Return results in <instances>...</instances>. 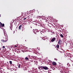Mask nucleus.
<instances>
[{"label": "nucleus", "instance_id": "obj_17", "mask_svg": "<svg viewBox=\"0 0 73 73\" xmlns=\"http://www.w3.org/2000/svg\"><path fill=\"white\" fill-rule=\"evenodd\" d=\"M34 33H35V35H37V33H36V32H35Z\"/></svg>", "mask_w": 73, "mask_h": 73}, {"label": "nucleus", "instance_id": "obj_16", "mask_svg": "<svg viewBox=\"0 0 73 73\" xmlns=\"http://www.w3.org/2000/svg\"><path fill=\"white\" fill-rule=\"evenodd\" d=\"M54 60H56V61H57V59L56 58H55Z\"/></svg>", "mask_w": 73, "mask_h": 73}, {"label": "nucleus", "instance_id": "obj_7", "mask_svg": "<svg viewBox=\"0 0 73 73\" xmlns=\"http://www.w3.org/2000/svg\"><path fill=\"white\" fill-rule=\"evenodd\" d=\"M0 26L3 27H4V24H2V23H1L0 22Z\"/></svg>", "mask_w": 73, "mask_h": 73}, {"label": "nucleus", "instance_id": "obj_9", "mask_svg": "<svg viewBox=\"0 0 73 73\" xmlns=\"http://www.w3.org/2000/svg\"><path fill=\"white\" fill-rule=\"evenodd\" d=\"M52 65H57V63L55 62H53L52 63Z\"/></svg>", "mask_w": 73, "mask_h": 73}, {"label": "nucleus", "instance_id": "obj_25", "mask_svg": "<svg viewBox=\"0 0 73 73\" xmlns=\"http://www.w3.org/2000/svg\"><path fill=\"white\" fill-rule=\"evenodd\" d=\"M25 41H27V40H25Z\"/></svg>", "mask_w": 73, "mask_h": 73}, {"label": "nucleus", "instance_id": "obj_19", "mask_svg": "<svg viewBox=\"0 0 73 73\" xmlns=\"http://www.w3.org/2000/svg\"><path fill=\"white\" fill-rule=\"evenodd\" d=\"M26 19H27V18H25L23 19V20H26Z\"/></svg>", "mask_w": 73, "mask_h": 73}, {"label": "nucleus", "instance_id": "obj_4", "mask_svg": "<svg viewBox=\"0 0 73 73\" xmlns=\"http://www.w3.org/2000/svg\"><path fill=\"white\" fill-rule=\"evenodd\" d=\"M56 38L54 37V38H53L51 40V42H54L55 40H56Z\"/></svg>", "mask_w": 73, "mask_h": 73}, {"label": "nucleus", "instance_id": "obj_21", "mask_svg": "<svg viewBox=\"0 0 73 73\" xmlns=\"http://www.w3.org/2000/svg\"><path fill=\"white\" fill-rule=\"evenodd\" d=\"M23 24H25V25H26V24H27L26 23H24Z\"/></svg>", "mask_w": 73, "mask_h": 73}, {"label": "nucleus", "instance_id": "obj_11", "mask_svg": "<svg viewBox=\"0 0 73 73\" xmlns=\"http://www.w3.org/2000/svg\"><path fill=\"white\" fill-rule=\"evenodd\" d=\"M21 27H22V25H21L20 26H19V29L20 30H21Z\"/></svg>", "mask_w": 73, "mask_h": 73}, {"label": "nucleus", "instance_id": "obj_6", "mask_svg": "<svg viewBox=\"0 0 73 73\" xmlns=\"http://www.w3.org/2000/svg\"><path fill=\"white\" fill-rule=\"evenodd\" d=\"M25 58V60H27V61H28V60H29V59H30V58H31V57H30V56H29V58L26 57Z\"/></svg>", "mask_w": 73, "mask_h": 73}, {"label": "nucleus", "instance_id": "obj_18", "mask_svg": "<svg viewBox=\"0 0 73 73\" xmlns=\"http://www.w3.org/2000/svg\"><path fill=\"white\" fill-rule=\"evenodd\" d=\"M3 49H5V46H3Z\"/></svg>", "mask_w": 73, "mask_h": 73}, {"label": "nucleus", "instance_id": "obj_13", "mask_svg": "<svg viewBox=\"0 0 73 73\" xmlns=\"http://www.w3.org/2000/svg\"><path fill=\"white\" fill-rule=\"evenodd\" d=\"M18 68H20L21 66V64H18Z\"/></svg>", "mask_w": 73, "mask_h": 73}, {"label": "nucleus", "instance_id": "obj_15", "mask_svg": "<svg viewBox=\"0 0 73 73\" xmlns=\"http://www.w3.org/2000/svg\"><path fill=\"white\" fill-rule=\"evenodd\" d=\"M60 37H62V38L64 37V36H63V35H62L61 34H60Z\"/></svg>", "mask_w": 73, "mask_h": 73}, {"label": "nucleus", "instance_id": "obj_2", "mask_svg": "<svg viewBox=\"0 0 73 73\" xmlns=\"http://www.w3.org/2000/svg\"><path fill=\"white\" fill-rule=\"evenodd\" d=\"M5 40H1V41L2 42H7V39L6 38Z\"/></svg>", "mask_w": 73, "mask_h": 73}, {"label": "nucleus", "instance_id": "obj_8", "mask_svg": "<svg viewBox=\"0 0 73 73\" xmlns=\"http://www.w3.org/2000/svg\"><path fill=\"white\" fill-rule=\"evenodd\" d=\"M61 42H62V41L61 40V39H59V42H58V44H60L61 43Z\"/></svg>", "mask_w": 73, "mask_h": 73}, {"label": "nucleus", "instance_id": "obj_10", "mask_svg": "<svg viewBox=\"0 0 73 73\" xmlns=\"http://www.w3.org/2000/svg\"><path fill=\"white\" fill-rule=\"evenodd\" d=\"M39 70L42 69L43 70V66H40L39 67Z\"/></svg>", "mask_w": 73, "mask_h": 73}, {"label": "nucleus", "instance_id": "obj_20", "mask_svg": "<svg viewBox=\"0 0 73 73\" xmlns=\"http://www.w3.org/2000/svg\"><path fill=\"white\" fill-rule=\"evenodd\" d=\"M15 47H17V46H16V45H15Z\"/></svg>", "mask_w": 73, "mask_h": 73}, {"label": "nucleus", "instance_id": "obj_24", "mask_svg": "<svg viewBox=\"0 0 73 73\" xmlns=\"http://www.w3.org/2000/svg\"><path fill=\"white\" fill-rule=\"evenodd\" d=\"M0 17H1V15H0Z\"/></svg>", "mask_w": 73, "mask_h": 73}, {"label": "nucleus", "instance_id": "obj_5", "mask_svg": "<svg viewBox=\"0 0 73 73\" xmlns=\"http://www.w3.org/2000/svg\"><path fill=\"white\" fill-rule=\"evenodd\" d=\"M37 39H38V40H39V41H41V40H42V38L41 37H40L38 38H37Z\"/></svg>", "mask_w": 73, "mask_h": 73}, {"label": "nucleus", "instance_id": "obj_14", "mask_svg": "<svg viewBox=\"0 0 73 73\" xmlns=\"http://www.w3.org/2000/svg\"><path fill=\"white\" fill-rule=\"evenodd\" d=\"M9 62L11 65H12V61H9Z\"/></svg>", "mask_w": 73, "mask_h": 73}, {"label": "nucleus", "instance_id": "obj_23", "mask_svg": "<svg viewBox=\"0 0 73 73\" xmlns=\"http://www.w3.org/2000/svg\"><path fill=\"white\" fill-rule=\"evenodd\" d=\"M0 50H1V48H0Z\"/></svg>", "mask_w": 73, "mask_h": 73}, {"label": "nucleus", "instance_id": "obj_22", "mask_svg": "<svg viewBox=\"0 0 73 73\" xmlns=\"http://www.w3.org/2000/svg\"><path fill=\"white\" fill-rule=\"evenodd\" d=\"M5 36H7V35L6 34V35H5Z\"/></svg>", "mask_w": 73, "mask_h": 73}, {"label": "nucleus", "instance_id": "obj_1", "mask_svg": "<svg viewBox=\"0 0 73 73\" xmlns=\"http://www.w3.org/2000/svg\"><path fill=\"white\" fill-rule=\"evenodd\" d=\"M48 21H44L43 23V24H44V25H46L48 24Z\"/></svg>", "mask_w": 73, "mask_h": 73}, {"label": "nucleus", "instance_id": "obj_3", "mask_svg": "<svg viewBox=\"0 0 73 73\" xmlns=\"http://www.w3.org/2000/svg\"><path fill=\"white\" fill-rule=\"evenodd\" d=\"M43 69H44L45 70H48V67L45 66H43Z\"/></svg>", "mask_w": 73, "mask_h": 73}, {"label": "nucleus", "instance_id": "obj_12", "mask_svg": "<svg viewBox=\"0 0 73 73\" xmlns=\"http://www.w3.org/2000/svg\"><path fill=\"white\" fill-rule=\"evenodd\" d=\"M56 48H58H58H60V46H59V45L57 44L56 45Z\"/></svg>", "mask_w": 73, "mask_h": 73}]
</instances>
